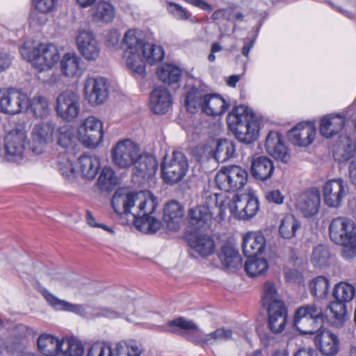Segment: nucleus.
<instances>
[{
    "mask_svg": "<svg viewBox=\"0 0 356 356\" xmlns=\"http://www.w3.org/2000/svg\"><path fill=\"white\" fill-rule=\"evenodd\" d=\"M160 81L169 85L177 83L182 74L180 67L172 64H163L157 71Z\"/></svg>",
    "mask_w": 356,
    "mask_h": 356,
    "instance_id": "c03bdc74",
    "label": "nucleus"
},
{
    "mask_svg": "<svg viewBox=\"0 0 356 356\" xmlns=\"http://www.w3.org/2000/svg\"><path fill=\"white\" fill-rule=\"evenodd\" d=\"M214 211L209 210L207 207L197 206L190 209L188 212L189 222L195 229L209 226Z\"/></svg>",
    "mask_w": 356,
    "mask_h": 356,
    "instance_id": "473e14b6",
    "label": "nucleus"
},
{
    "mask_svg": "<svg viewBox=\"0 0 356 356\" xmlns=\"http://www.w3.org/2000/svg\"><path fill=\"white\" fill-rule=\"evenodd\" d=\"M266 247V238L261 232L247 233L243 239V252L245 257L257 256L261 254Z\"/></svg>",
    "mask_w": 356,
    "mask_h": 356,
    "instance_id": "a878e982",
    "label": "nucleus"
},
{
    "mask_svg": "<svg viewBox=\"0 0 356 356\" xmlns=\"http://www.w3.org/2000/svg\"><path fill=\"white\" fill-rule=\"evenodd\" d=\"M343 6H339L337 9L350 19L356 16V0H341Z\"/></svg>",
    "mask_w": 356,
    "mask_h": 356,
    "instance_id": "0e129e2a",
    "label": "nucleus"
},
{
    "mask_svg": "<svg viewBox=\"0 0 356 356\" xmlns=\"http://www.w3.org/2000/svg\"><path fill=\"white\" fill-rule=\"evenodd\" d=\"M172 103L170 93L162 86L155 88L150 94V108L154 113L159 115L165 113L171 106Z\"/></svg>",
    "mask_w": 356,
    "mask_h": 356,
    "instance_id": "b1692460",
    "label": "nucleus"
},
{
    "mask_svg": "<svg viewBox=\"0 0 356 356\" xmlns=\"http://www.w3.org/2000/svg\"><path fill=\"white\" fill-rule=\"evenodd\" d=\"M329 281L324 276L314 278L309 284L311 294L316 298H325L329 291Z\"/></svg>",
    "mask_w": 356,
    "mask_h": 356,
    "instance_id": "603ef678",
    "label": "nucleus"
},
{
    "mask_svg": "<svg viewBox=\"0 0 356 356\" xmlns=\"http://www.w3.org/2000/svg\"><path fill=\"white\" fill-rule=\"evenodd\" d=\"M26 134L23 130L10 131L5 138V158L16 162L22 159L25 148Z\"/></svg>",
    "mask_w": 356,
    "mask_h": 356,
    "instance_id": "2eb2a0df",
    "label": "nucleus"
},
{
    "mask_svg": "<svg viewBox=\"0 0 356 356\" xmlns=\"http://www.w3.org/2000/svg\"><path fill=\"white\" fill-rule=\"evenodd\" d=\"M145 44L142 38V32L138 29L128 30L121 44L127 67L139 74L145 72V64L143 63L140 49Z\"/></svg>",
    "mask_w": 356,
    "mask_h": 356,
    "instance_id": "423d86ee",
    "label": "nucleus"
},
{
    "mask_svg": "<svg viewBox=\"0 0 356 356\" xmlns=\"http://www.w3.org/2000/svg\"><path fill=\"white\" fill-rule=\"evenodd\" d=\"M323 192L325 204L329 207H337L348 194V186L341 179H331L325 184Z\"/></svg>",
    "mask_w": 356,
    "mask_h": 356,
    "instance_id": "f3484780",
    "label": "nucleus"
},
{
    "mask_svg": "<svg viewBox=\"0 0 356 356\" xmlns=\"http://www.w3.org/2000/svg\"><path fill=\"white\" fill-rule=\"evenodd\" d=\"M120 34L117 30H111L105 35V44L108 47L114 48L119 44Z\"/></svg>",
    "mask_w": 356,
    "mask_h": 356,
    "instance_id": "338daca9",
    "label": "nucleus"
},
{
    "mask_svg": "<svg viewBox=\"0 0 356 356\" xmlns=\"http://www.w3.org/2000/svg\"><path fill=\"white\" fill-rule=\"evenodd\" d=\"M140 55L143 64L146 61L149 65H154L163 59L165 53L161 46L146 43L140 49Z\"/></svg>",
    "mask_w": 356,
    "mask_h": 356,
    "instance_id": "a18cd8bd",
    "label": "nucleus"
},
{
    "mask_svg": "<svg viewBox=\"0 0 356 356\" xmlns=\"http://www.w3.org/2000/svg\"><path fill=\"white\" fill-rule=\"evenodd\" d=\"M329 258L328 250L324 245L319 244L313 250L311 261L314 266L322 267L327 264Z\"/></svg>",
    "mask_w": 356,
    "mask_h": 356,
    "instance_id": "4d7b16f0",
    "label": "nucleus"
},
{
    "mask_svg": "<svg viewBox=\"0 0 356 356\" xmlns=\"http://www.w3.org/2000/svg\"><path fill=\"white\" fill-rule=\"evenodd\" d=\"M227 124L236 138L245 144L254 142L259 133V121L248 106H235L227 115Z\"/></svg>",
    "mask_w": 356,
    "mask_h": 356,
    "instance_id": "f03ea898",
    "label": "nucleus"
},
{
    "mask_svg": "<svg viewBox=\"0 0 356 356\" xmlns=\"http://www.w3.org/2000/svg\"><path fill=\"white\" fill-rule=\"evenodd\" d=\"M222 200V196L217 193H208L205 195L204 203L202 207H207L209 210L214 211L218 216L219 201Z\"/></svg>",
    "mask_w": 356,
    "mask_h": 356,
    "instance_id": "680f3d73",
    "label": "nucleus"
},
{
    "mask_svg": "<svg viewBox=\"0 0 356 356\" xmlns=\"http://www.w3.org/2000/svg\"><path fill=\"white\" fill-rule=\"evenodd\" d=\"M248 174L238 165L222 168L216 175L218 187L227 192H234L242 188L247 183Z\"/></svg>",
    "mask_w": 356,
    "mask_h": 356,
    "instance_id": "1a4fd4ad",
    "label": "nucleus"
},
{
    "mask_svg": "<svg viewBox=\"0 0 356 356\" xmlns=\"http://www.w3.org/2000/svg\"><path fill=\"white\" fill-rule=\"evenodd\" d=\"M19 53L40 71L51 69L60 59L58 49L53 44L40 43L33 46L31 40L24 42L19 47Z\"/></svg>",
    "mask_w": 356,
    "mask_h": 356,
    "instance_id": "20e7f679",
    "label": "nucleus"
},
{
    "mask_svg": "<svg viewBox=\"0 0 356 356\" xmlns=\"http://www.w3.org/2000/svg\"><path fill=\"white\" fill-rule=\"evenodd\" d=\"M62 349L60 354L63 356H81L83 353V346L76 339H63Z\"/></svg>",
    "mask_w": 356,
    "mask_h": 356,
    "instance_id": "5fc2aeb1",
    "label": "nucleus"
},
{
    "mask_svg": "<svg viewBox=\"0 0 356 356\" xmlns=\"http://www.w3.org/2000/svg\"><path fill=\"white\" fill-rule=\"evenodd\" d=\"M266 152L275 159L287 163L290 159L286 146L284 145L281 134L276 131H270L266 138Z\"/></svg>",
    "mask_w": 356,
    "mask_h": 356,
    "instance_id": "5701e85b",
    "label": "nucleus"
},
{
    "mask_svg": "<svg viewBox=\"0 0 356 356\" xmlns=\"http://www.w3.org/2000/svg\"><path fill=\"white\" fill-rule=\"evenodd\" d=\"M58 169L63 177L67 179L74 178V168L72 163L67 160L65 162L59 163Z\"/></svg>",
    "mask_w": 356,
    "mask_h": 356,
    "instance_id": "774afa93",
    "label": "nucleus"
},
{
    "mask_svg": "<svg viewBox=\"0 0 356 356\" xmlns=\"http://www.w3.org/2000/svg\"><path fill=\"white\" fill-rule=\"evenodd\" d=\"M87 356H113L112 346L102 343H94L89 348Z\"/></svg>",
    "mask_w": 356,
    "mask_h": 356,
    "instance_id": "052dcab7",
    "label": "nucleus"
},
{
    "mask_svg": "<svg viewBox=\"0 0 356 356\" xmlns=\"http://www.w3.org/2000/svg\"><path fill=\"white\" fill-rule=\"evenodd\" d=\"M245 263V270L251 277L263 275L268 268L267 261L264 258H258L257 256L247 257Z\"/></svg>",
    "mask_w": 356,
    "mask_h": 356,
    "instance_id": "de8ad7c7",
    "label": "nucleus"
},
{
    "mask_svg": "<svg viewBox=\"0 0 356 356\" xmlns=\"http://www.w3.org/2000/svg\"><path fill=\"white\" fill-rule=\"evenodd\" d=\"M229 108V104L218 94L207 93L202 112L208 115H222Z\"/></svg>",
    "mask_w": 356,
    "mask_h": 356,
    "instance_id": "e433bc0d",
    "label": "nucleus"
},
{
    "mask_svg": "<svg viewBox=\"0 0 356 356\" xmlns=\"http://www.w3.org/2000/svg\"><path fill=\"white\" fill-rule=\"evenodd\" d=\"M316 332L314 342L320 353L325 356L336 355L340 345L338 336L327 329L318 330Z\"/></svg>",
    "mask_w": 356,
    "mask_h": 356,
    "instance_id": "a211bd4d",
    "label": "nucleus"
},
{
    "mask_svg": "<svg viewBox=\"0 0 356 356\" xmlns=\"http://www.w3.org/2000/svg\"><path fill=\"white\" fill-rule=\"evenodd\" d=\"M85 98L92 106L105 102L108 96L106 79L103 77H88L84 86Z\"/></svg>",
    "mask_w": 356,
    "mask_h": 356,
    "instance_id": "ddd939ff",
    "label": "nucleus"
},
{
    "mask_svg": "<svg viewBox=\"0 0 356 356\" xmlns=\"http://www.w3.org/2000/svg\"><path fill=\"white\" fill-rule=\"evenodd\" d=\"M99 167V159L95 155L83 154L78 159L77 168L81 176L86 179H93Z\"/></svg>",
    "mask_w": 356,
    "mask_h": 356,
    "instance_id": "c756f323",
    "label": "nucleus"
},
{
    "mask_svg": "<svg viewBox=\"0 0 356 356\" xmlns=\"http://www.w3.org/2000/svg\"><path fill=\"white\" fill-rule=\"evenodd\" d=\"M273 161L267 156H259L253 158L251 162L250 174L257 180L266 181L270 179L274 172Z\"/></svg>",
    "mask_w": 356,
    "mask_h": 356,
    "instance_id": "bb28decb",
    "label": "nucleus"
},
{
    "mask_svg": "<svg viewBox=\"0 0 356 356\" xmlns=\"http://www.w3.org/2000/svg\"><path fill=\"white\" fill-rule=\"evenodd\" d=\"M113 356H140L143 350L133 341H120L112 346Z\"/></svg>",
    "mask_w": 356,
    "mask_h": 356,
    "instance_id": "37998d69",
    "label": "nucleus"
},
{
    "mask_svg": "<svg viewBox=\"0 0 356 356\" xmlns=\"http://www.w3.org/2000/svg\"><path fill=\"white\" fill-rule=\"evenodd\" d=\"M345 124V115L328 114L321 119L319 132L325 138H331L339 134L343 129Z\"/></svg>",
    "mask_w": 356,
    "mask_h": 356,
    "instance_id": "393cba45",
    "label": "nucleus"
},
{
    "mask_svg": "<svg viewBox=\"0 0 356 356\" xmlns=\"http://www.w3.org/2000/svg\"><path fill=\"white\" fill-rule=\"evenodd\" d=\"M38 350L44 356H57L62 349L61 340L49 334H42L37 341Z\"/></svg>",
    "mask_w": 356,
    "mask_h": 356,
    "instance_id": "7c9ffc66",
    "label": "nucleus"
},
{
    "mask_svg": "<svg viewBox=\"0 0 356 356\" xmlns=\"http://www.w3.org/2000/svg\"><path fill=\"white\" fill-rule=\"evenodd\" d=\"M261 303L267 309L275 305L279 307L285 305L277 293L275 285L270 282H266L264 284Z\"/></svg>",
    "mask_w": 356,
    "mask_h": 356,
    "instance_id": "a19ab883",
    "label": "nucleus"
},
{
    "mask_svg": "<svg viewBox=\"0 0 356 356\" xmlns=\"http://www.w3.org/2000/svg\"><path fill=\"white\" fill-rule=\"evenodd\" d=\"M60 65L62 73L68 77L79 76L84 70L81 58L72 53L65 54L60 60Z\"/></svg>",
    "mask_w": 356,
    "mask_h": 356,
    "instance_id": "c85d7f7f",
    "label": "nucleus"
},
{
    "mask_svg": "<svg viewBox=\"0 0 356 356\" xmlns=\"http://www.w3.org/2000/svg\"><path fill=\"white\" fill-rule=\"evenodd\" d=\"M56 111L58 115L64 120L72 121L80 112L79 95L70 90L61 92L56 99Z\"/></svg>",
    "mask_w": 356,
    "mask_h": 356,
    "instance_id": "f8f14e48",
    "label": "nucleus"
},
{
    "mask_svg": "<svg viewBox=\"0 0 356 356\" xmlns=\"http://www.w3.org/2000/svg\"><path fill=\"white\" fill-rule=\"evenodd\" d=\"M74 140V135L72 129L64 125L58 129L57 144L64 149L72 146Z\"/></svg>",
    "mask_w": 356,
    "mask_h": 356,
    "instance_id": "6e6d98bb",
    "label": "nucleus"
},
{
    "mask_svg": "<svg viewBox=\"0 0 356 356\" xmlns=\"http://www.w3.org/2000/svg\"><path fill=\"white\" fill-rule=\"evenodd\" d=\"M268 324L267 327L273 334L282 332L287 322V309L284 306L271 307L267 309Z\"/></svg>",
    "mask_w": 356,
    "mask_h": 356,
    "instance_id": "cd10ccee",
    "label": "nucleus"
},
{
    "mask_svg": "<svg viewBox=\"0 0 356 356\" xmlns=\"http://www.w3.org/2000/svg\"><path fill=\"white\" fill-rule=\"evenodd\" d=\"M118 183L115 173L110 167H104L97 180L99 188L104 191H111Z\"/></svg>",
    "mask_w": 356,
    "mask_h": 356,
    "instance_id": "3c124183",
    "label": "nucleus"
},
{
    "mask_svg": "<svg viewBox=\"0 0 356 356\" xmlns=\"http://www.w3.org/2000/svg\"><path fill=\"white\" fill-rule=\"evenodd\" d=\"M42 294L49 305L56 310L72 312L78 314H83L86 312L83 305L72 304L67 301L60 300L47 289H44L42 291Z\"/></svg>",
    "mask_w": 356,
    "mask_h": 356,
    "instance_id": "c9c22d12",
    "label": "nucleus"
},
{
    "mask_svg": "<svg viewBox=\"0 0 356 356\" xmlns=\"http://www.w3.org/2000/svg\"><path fill=\"white\" fill-rule=\"evenodd\" d=\"M316 135L313 123L300 122L288 132L289 140L295 145L307 147L312 144Z\"/></svg>",
    "mask_w": 356,
    "mask_h": 356,
    "instance_id": "412c9836",
    "label": "nucleus"
},
{
    "mask_svg": "<svg viewBox=\"0 0 356 356\" xmlns=\"http://www.w3.org/2000/svg\"><path fill=\"white\" fill-rule=\"evenodd\" d=\"M300 228V222L293 215H286L282 220L279 227V233L284 238H291L296 236V232Z\"/></svg>",
    "mask_w": 356,
    "mask_h": 356,
    "instance_id": "09e8293b",
    "label": "nucleus"
},
{
    "mask_svg": "<svg viewBox=\"0 0 356 356\" xmlns=\"http://www.w3.org/2000/svg\"><path fill=\"white\" fill-rule=\"evenodd\" d=\"M134 176L137 181L143 182L152 178L156 172L158 163L156 159L151 154L140 153L134 165Z\"/></svg>",
    "mask_w": 356,
    "mask_h": 356,
    "instance_id": "6ab92c4d",
    "label": "nucleus"
},
{
    "mask_svg": "<svg viewBox=\"0 0 356 356\" xmlns=\"http://www.w3.org/2000/svg\"><path fill=\"white\" fill-rule=\"evenodd\" d=\"M167 327L169 332L173 333L177 332L178 329L193 332L197 337L188 336V338L195 343H213L216 341H227L232 336V330L224 327L217 329L210 334H201L198 327L192 321H187L183 317L170 321Z\"/></svg>",
    "mask_w": 356,
    "mask_h": 356,
    "instance_id": "39448f33",
    "label": "nucleus"
},
{
    "mask_svg": "<svg viewBox=\"0 0 356 356\" xmlns=\"http://www.w3.org/2000/svg\"><path fill=\"white\" fill-rule=\"evenodd\" d=\"M328 309L331 325L337 328L343 327L348 316L346 304L334 301L329 305Z\"/></svg>",
    "mask_w": 356,
    "mask_h": 356,
    "instance_id": "58836bf2",
    "label": "nucleus"
},
{
    "mask_svg": "<svg viewBox=\"0 0 356 356\" xmlns=\"http://www.w3.org/2000/svg\"><path fill=\"white\" fill-rule=\"evenodd\" d=\"M24 108H29L33 115L38 118H44L50 113L49 102L42 95H35L30 99L27 98V105Z\"/></svg>",
    "mask_w": 356,
    "mask_h": 356,
    "instance_id": "ea45409f",
    "label": "nucleus"
},
{
    "mask_svg": "<svg viewBox=\"0 0 356 356\" xmlns=\"http://www.w3.org/2000/svg\"><path fill=\"white\" fill-rule=\"evenodd\" d=\"M27 105V96L15 89L0 90V111L14 115Z\"/></svg>",
    "mask_w": 356,
    "mask_h": 356,
    "instance_id": "4468645a",
    "label": "nucleus"
},
{
    "mask_svg": "<svg viewBox=\"0 0 356 356\" xmlns=\"http://www.w3.org/2000/svg\"><path fill=\"white\" fill-rule=\"evenodd\" d=\"M134 312L133 301L130 299L121 300L117 307V310H113L107 307H102L99 309L97 316H104L109 318H118L122 314Z\"/></svg>",
    "mask_w": 356,
    "mask_h": 356,
    "instance_id": "49530a36",
    "label": "nucleus"
},
{
    "mask_svg": "<svg viewBox=\"0 0 356 356\" xmlns=\"http://www.w3.org/2000/svg\"><path fill=\"white\" fill-rule=\"evenodd\" d=\"M207 93L203 90L193 87L186 94L184 104L187 111L191 113L198 109L202 111Z\"/></svg>",
    "mask_w": 356,
    "mask_h": 356,
    "instance_id": "4c0bfd02",
    "label": "nucleus"
},
{
    "mask_svg": "<svg viewBox=\"0 0 356 356\" xmlns=\"http://www.w3.org/2000/svg\"><path fill=\"white\" fill-rule=\"evenodd\" d=\"M56 2L57 0H33L35 9L44 13L51 11Z\"/></svg>",
    "mask_w": 356,
    "mask_h": 356,
    "instance_id": "69168bd1",
    "label": "nucleus"
},
{
    "mask_svg": "<svg viewBox=\"0 0 356 356\" xmlns=\"http://www.w3.org/2000/svg\"><path fill=\"white\" fill-rule=\"evenodd\" d=\"M161 177L169 185L181 181L186 176L188 163L185 154L180 151H173L170 159L164 158L161 166Z\"/></svg>",
    "mask_w": 356,
    "mask_h": 356,
    "instance_id": "6e6552de",
    "label": "nucleus"
},
{
    "mask_svg": "<svg viewBox=\"0 0 356 356\" xmlns=\"http://www.w3.org/2000/svg\"><path fill=\"white\" fill-rule=\"evenodd\" d=\"M235 152V145L232 140L220 139L217 140L213 156L218 162L223 163L233 158Z\"/></svg>",
    "mask_w": 356,
    "mask_h": 356,
    "instance_id": "79ce46f5",
    "label": "nucleus"
},
{
    "mask_svg": "<svg viewBox=\"0 0 356 356\" xmlns=\"http://www.w3.org/2000/svg\"><path fill=\"white\" fill-rule=\"evenodd\" d=\"M80 141L88 147H97L103 140V122L94 116L84 119L78 127Z\"/></svg>",
    "mask_w": 356,
    "mask_h": 356,
    "instance_id": "9d476101",
    "label": "nucleus"
},
{
    "mask_svg": "<svg viewBox=\"0 0 356 356\" xmlns=\"http://www.w3.org/2000/svg\"><path fill=\"white\" fill-rule=\"evenodd\" d=\"M112 206L118 214L131 213L136 227L145 234H154L161 227V222L152 216L157 207L156 198L150 193L140 191L122 195L115 191Z\"/></svg>",
    "mask_w": 356,
    "mask_h": 356,
    "instance_id": "f257e3e1",
    "label": "nucleus"
},
{
    "mask_svg": "<svg viewBox=\"0 0 356 356\" xmlns=\"http://www.w3.org/2000/svg\"><path fill=\"white\" fill-rule=\"evenodd\" d=\"M55 126L50 122L39 123L33 129L31 145V150L35 154H42L47 145L53 140Z\"/></svg>",
    "mask_w": 356,
    "mask_h": 356,
    "instance_id": "dca6fc26",
    "label": "nucleus"
},
{
    "mask_svg": "<svg viewBox=\"0 0 356 356\" xmlns=\"http://www.w3.org/2000/svg\"><path fill=\"white\" fill-rule=\"evenodd\" d=\"M331 240L343 247L342 255L346 259L356 258V225L350 218L337 217L329 226Z\"/></svg>",
    "mask_w": 356,
    "mask_h": 356,
    "instance_id": "7ed1b4c3",
    "label": "nucleus"
},
{
    "mask_svg": "<svg viewBox=\"0 0 356 356\" xmlns=\"http://www.w3.org/2000/svg\"><path fill=\"white\" fill-rule=\"evenodd\" d=\"M139 147L129 139L119 141L112 149L111 158L113 163L120 168L132 166L138 158Z\"/></svg>",
    "mask_w": 356,
    "mask_h": 356,
    "instance_id": "9b49d317",
    "label": "nucleus"
},
{
    "mask_svg": "<svg viewBox=\"0 0 356 356\" xmlns=\"http://www.w3.org/2000/svg\"><path fill=\"white\" fill-rule=\"evenodd\" d=\"M355 293V287L345 282L337 284L333 291V296L336 302H341L343 303L350 301Z\"/></svg>",
    "mask_w": 356,
    "mask_h": 356,
    "instance_id": "864d4df0",
    "label": "nucleus"
},
{
    "mask_svg": "<svg viewBox=\"0 0 356 356\" xmlns=\"http://www.w3.org/2000/svg\"><path fill=\"white\" fill-rule=\"evenodd\" d=\"M237 200L238 195L235 194L233 195L232 199L225 198L220 200L219 208H218V217L220 220H222L225 217V211L228 209L230 213L236 217L238 218V213L237 209Z\"/></svg>",
    "mask_w": 356,
    "mask_h": 356,
    "instance_id": "13d9d810",
    "label": "nucleus"
},
{
    "mask_svg": "<svg viewBox=\"0 0 356 356\" xmlns=\"http://www.w3.org/2000/svg\"><path fill=\"white\" fill-rule=\"evenodd\" d=\"M219 258L227 269L235 270L242 267V258L238 250L229 244L222 247Z\"/></svg>",
    "mask_w": 356,
    "mask_h": 356,
    "instance_id": "f704fd0d",
    "label": "nucleus"
},
{
    "mask_svg": "<svg viewBox=\"0 0 356 356\" xmlns=\"http://www.w3.org/2000/svg\"><path fill=\"white\" fill-rule=\"evenodd\" d=\"M325 315L323 309L316 304L299 307L295 311L293 325L302 334H313L323 323Z\"/></svg>",
    "mask_w": 356,
    "mask_h": 356,
    "instance_id": "0eeeda50",
    "label": "nucleus"
},
{
    "mask_svg": "<svg viewBox=\"0 0 356 356\" xmlns=\"http://www.w3.org/2000/svg\"><path fill=\"white\" fill-rule=\"evenodd\" d=\"M183 216V208L177 202L171 201L165 204L163 209V220L169 229H178L179 221Z\"/></svg>",
    "mask_w": 356,
    "mask_h": 356,
    "instance_id": "72a5a7b5",
    "label": "nucleus"
},
{
    "mask_svg": "<svg viewBox=\"0 0 356 356\" xmlns=\"http://www.w3.org/2000/svg\"><path fill=\"white\" fill-rule=\"evenodd\" d=\"M259 209V202L257 199L246 196L245 207L238 214V218L247 220L256 215Z\"/></svg>",
    "mask_w": 356,
    "mask_h": 356,
    "instance_id": "bf43d9fd",
    "label": "nucleus"
},
{
    "mask_svg": "<svg viewBox=\"0 0 356 356\" xmlns=\"http://www.w3.org/2000/svg\"><path fill=\"white\" fill-rule=\"evenodd\" d=\"M191 250L199 256L205 257L213 253L215 243L213 240L207 235H195L188 239Z\"/></svg>",
    "mask_w": 356,
    "mask_h": 356,
    "instance_id": "2f4dec72",
    "label": "nucleus"
},
{
    "mask_svg": "<svg viewBox=\"0 0 356 356\" xmlns=\"http://www.w3.org/2000/svg\"><path fill=\"white\" fill-rule=\"evenodd\" d=\"M321 204L318 190L313 188L302 193L296 200V208L305 217H311L317 213Z\"/></svg>",
    "mask_w": 356,
    "mask_h": 356,
    "instance_id": "4be33fe9",
    "label": "nucleus"
},
{
    "mask_svg": "<svg viewBox=\"0 0 356 356\" xmlns=\"http://www.w3.org/2000/svg\"><path fill=\"white\" fill-rule=\"evenodd\" d=\"M115 15V8L107 1H99L93 8L92 16L96 20H102L104 22H111Z\"/></svg>",
    "mask_w": 356,
    "mask_h": 356,
    "instance_id": "8fccbe9b",
    "label": "nucleus"
},
{
    "mask_svg": "<svg viewBox=\"0 0 356 356\" xmlns=\"http://www.w3.org/2000/svg\"><path fill=\"white\" fill-rule=\"evenodd\" d=\"M168 10L180 20H187L191 15L182 6L172 2L168 3Z\"/></svg>",
    "mask_w": 356,
    "mask_h": 356,
    "instance_id": "e2e57ef3",
    "label": "nucleus"
},
{
    "mask_svg": "<svg viewBox=\"0 0 356 356\" xmlns=\"http://www.w3.org/2000/svg\"><path fill=\"white\" fill-rule=\"evenodd\" d=\"M78 49L87 60H94L99 57L100 48L90 30H80L76 36Z\"/></svg>",
    "mask_w": 356,
    "mask_h": 356,
    "instance_id": "aec40b11",
    "label": "nucleus"
}]
</instances>
